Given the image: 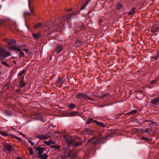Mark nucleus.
I'll use <instances>...</instances> for the list:
<instances>
[{"label":"nucleus","mask_w":159,"mask_h":159,"mask_svg":"<svg viewBox=\"0 0 159 159\" xmlns=\"http://www.w3.org/2000/svg\"><path fill=\"white\" fill-rule=\"evenodd\" d=\"M71 18V14H68L66 16H63L62 19H60V18L56 20L57 22L56 25H58L57 26L59 25L60 27L63 25V22L66 21L67 22L70 23H71L70 19Z\"/></svg>","instance_id":"f257e3e1"},{"label":"nucleus","mask_w":159,"mask_h":159,"mask_svg":"<svg viewBox=\"0 0 159 159\" xmlns=\"http://www.w3.org/2000/svg\"><path fill=\"white\" fill-rule=\"evenodd\" d=\"M7 49L10 50H14L17 51L19 55V57L20 58L24 56V53L21 51V48L18 46L15 45L13 46H7Z\"/></svg>","instance_id":"f03ea898"},{"label":"nucleus","mask_w":159,"mask_h":159,"mask_svg":"<svg viewBox=\"0 0 159 159\" xmlns=\"http://www.w3.org/2000/svg\"><path fill=\"white\" fill-rule=\"evenodd\" d=\"M66 141L69 145H73L75 146H78L80 145L81 143H78L75 141H74L70 135H68L65 137Z\"/></svg>","instance_id":"7ed1b4c3"},{"label":"nucleus","mask_w":159,"mask_h":159,"mask_svg":"<svg viewBox=\"0 0 159 159\" xmlns=\"http://www.w3.org/2000/svg\"><path fill=\"white\" fill-rule=\"evenodd\" d=\"M76 97L77 98L80 99H84L86 101H94V99L89 97L84 93H79L77 95Z\"/></svg>","instance_id":"20e7f679"},{"label":"nucleus","mask_w":159,"mask_h":159,"mask_svg":"<svg viewBox=\"0 0 159 159\" xmlns=\"http://www.w3.org/2000/svg\"><path fill=\"white\" fill-rule=\"evenodd\" d=\"M3 40L7 44L10 45H12V46H13L16 45V42L15 40L8 38H5Z\"/></svg>","instance_id":"39448f33"},{"label":"nucleus","mask_w":159,"mask_h":159,"mask_svg":"<svg viewBox=\"0 0 159 159\" xmlns=\"http://www.w3.org/2000/svg\"><path fill=\"white\" fill-rule=\"evenodd\" d=\"M44 149L45 148H41L40 147H37L35 148V150H36L35 152H37V153L38 154L37 157H38L42 155Z\"/></svg>","instance_id":"423d86ee"},{"label":"nucleus","mask_w":159,"mask_h":159,"mask_svg":"<svg viewBox=\"0 0 159 159\" xmlns=\"http://www.w3.org/2000/svg\"><path fill=\"white\" fill-rule=\"evenodd\" d=\"M56 27L57 26H56V25H54V26H53L52 23L50 22L48 25L46 26V29L47 31H51L53 28L55 29Z\"/></svg>","instance_id":"0eeeda50"},{"label":"nucleus","mask_w":159,"mask_h":159,"mask_svg":"<svg viewBox=\"0 0 159 159\" xmlns=\"http://www.w3.org/2000/svg\"><path fill=\"white\" fill-rule=\"evenodd\" d=\"M38 138L40 139H44L48 138L50 136L49 135L47 134H43L38 135L37 136Z\"/></svg>","instance_id":"6e6552de"},{"label":"nucleus","mask_w":159,"mask_h":159,"mask_svg":"<svg viewBox=\"0 0 159 159\" xmlns=\"http://www.w3.org/2000/svg\"><path fill=\"white\" fill-rule=\"evenodd\" d=\"M29 7L30 9V11L28 12V11H26L24 13H23V16L24 18H25L27 17L28 16H29L33 12V10L30 7L29 4Z\"/></svg>","instance_id":"1a4fd4ad"},{"label":"nucleus","mask_w":159,"mask_h":159,"mask_svg":"<svg viewBox=\"0 0 159 159\" xmlns=\"http://www.w3.org/2000/svg\"><path fill=\"white\" fill-rule=\"evenodd\" d=\"M63 49V47L61 45L58 44L57 46L55 52H56L57 53H58L61 51Z\"/></svg>","instance_id":"9d476101"},{"label":"nucleus","mask_w":159,"mask_h":159,"mask_svg":"<svg viewBox=\"0 0 159 159\" xmlns=\"http://www.w3.org/2000/svg\"><path fill=\"white\" fill-rule=\"evenodd\" d=\"M3 51L4 52H3V59L11 55L10 52L8 51H6L5 49L3 48Z\"/></svg>","instance_id":"9b49d317"},{"label":"nucleus","mask_w":159,"mask_h":159,"mask_svg":"<svg viewBox=\"0 0 159 159\" xmlns=\"http://www.w3.org/2000/svg\"><path fill=\"white\" fill-rule=\"evenodd\" d=\"M24 76H23L20 78V81L19 86L21 88H22L26 84V83L24 82Z\"/></svg>","instance_id":"f8f14e48"},{"label":"nucleus","mask_w":159,"mask_h":159,"mask_svg":"<svg viewBox=\"0 0 159 159\" xmlns=\"http://www.w3.org/2000/svg\"><path fill=\"white\" fill-rule=\"evenodd\" d=\"M4 147L5 149L8 152L11 151L12 149V147L8 143L5 144L4 145Z\"/></svg>","instance_id":"ddd939ff"},{"label":"nucleus","mask_w":159,"mask_h":159,"mask_svg":"<svg viewBox=\"0 0 159 159\" xmlns=\"http://www.w3.org/2000/svg\"><path fill=\"white\" fill-rule=\"evenodd\" d=\"M41 35V33L40 32H39L37 33H33L32 36L36 39H37L40 38Z\"/></svg>","instance_id":"4468645a"},{"label":"nucleus","mask_w":159,"mask_h":159,"mask_svg":"<svg viewBox=\"0 0 159 159\" xmlns=\"http://www.w3.org/2000/svg\"><path fill=\"white\" fill-rule=\"evenodd\" d=\"M43 142L45 144L48 146L50 145L51 144L55 143V142L53 141L52 139H50L49 141L44 140Z\"/></svg>","instance_id":"2eb2a0df"},{"label":"nucleus","mask_w":159,"mask_h":159,"mask_svg":"<svg viewBox=\"0 0 159 159\" xmlns=\"http://www.w3.org/2000/svg\"><path fill=\"white\" fill-rule=\"evenodd\" d=\"M158 102H159V97L152 99L151 102L152 104H155Z\"/></svg>","instance_id":"dca6fc26"},{"label":"nucleus","mask_w":159,"mask_h":159,"mask_svg":"<svg viewBox=\"0 0 159 159\" xmlns=\"http://www.w3.org/2000/svg\"><path fill=\"white\" fill-rule=\"evenodd\" d=\"M57 86H58L59 88H61L62 85V83L61 81V80L59 79L57 82Z\"/></svg>","instance_id":"f3484780"},{"label":"nucleus","mask_w":159,"mask_h":159,"mask_svg":"<svg viewBox=\"0 0 159 159\" xmlns=\"http://www.w3.org/2000/svg\"><path fill=\"white\" fill-rule=\"evenodd\" d=\"M95 121L96 120H94L93 118H89L88 120L86 121L87 124H89L93 123V122H95Z\"/></svg>","instance_id":"a211bd4d"},{"label":"nucleus","mask_w":159,"mask_h":159,"mask_svg":"<svg viewBox=\"0 0 159 159\" xmlns=\"http://www.w3.org/2000/svg\"><path fill=\"white\" fill-rule=\"evenodd\" d=\"M3 48H0V58L1 59H3Z\"/></svg>","instance_id":"6ab92c4d"},{"label":"nucleus","mask_w":159,"mask_h":159,"mask_svg":"<svg viewBox=\"0 0 159 159\" xmlns=\"http://www.w3.org/2000/svg\"><path fill=\"white\" fill-rule=\"evenodd\" d=\"M79 115V113L77 111H72L71 112V116H75Z\"/></svg>","instance_id":"aec40b11"},{"label":"nucleus","mask_w":159,"mask_h":159,"mask_svg":"<svg viewBox=\"0 0 159 159\" xmlns=\"http://www.w3.org/2000/svg\"><path fill=\"white\" fill-rule=\"evenodd\" d=\"M123 5L120 2H117V9L118 10L120 9L122 7Z\"/></svg>","instance_id":"412c9836"},{"label":"nucleus","mask_w":159,"mask_h":159,"mask_svg":"<svg viewBox=\"0 0 159 159\" xmlns=\"http://www.w3.org/2000/svg\"><path fill=\"white\" fill-rule=\"evenodd\" d=\"M39 158L41 159H47L48 155L44 153L43 155H42L40 156H39Z\"/></svg>","instance_id":"4be33fe9"},{"label":"nucleus","mask_w":159,"mask_h":159,"mask_svg":"<svg viewBox=\"0 0 159 159\" xmlns=\"http://www.w3.org/2000/svg\"><path fill=\"white\" fill-rule=\"evenodd\" d=\"M0 134L3 136H7L9 135V134L6 132L3 131H0Z\"/></svg>","instance_id":"5701e85b"},{"label":"nucleus","mask_w":159,"mask_h":159,"mask_svg":"<svg viewBox=\"0 0 159 159\" xmlns=\"http://www.w3.org/2000/svg\"><path fill=\"white\" fill-rule=\"evenodd\" d=\"M26 72V71L24 69L22 70L21 71L19 72L18 74V76H20L22 75Z\"/></svg>","instance_id":"b1692460"},{"label":"nucleus","mask_w":159,"mask_h":159,"mask_svg":"<svg viewBox=\"0 0 159 159\" xmlns=\"http://www.w3.org/2000/svg\"><path fill=\"white\" fill-rule=\"evenodd\" d=\"M159 58V52H157L156 55L153 57L152 58L155 60H157Z\"/></svg>","instance_id":"393cba45"},{"label":"nucleus","mask_w":159,"mask_h":159,"mask_svg":"<svg viewBox=\"0 0 159 159\" xmlns=\"http://www.w3.org/2000/svg\"><path fill=\"white\" fill-rule=\"evenodd\" d=\"M95 122L98 125L104 127L106 126L102 123L98 122L97 121H95Z\"/></svg>","instance_id":"a878e982"},{"label":"nucleus","mask_w":159,"mask_h":159,"mask_svg":"<svg viewBox=\"0 0 159 159\" xmlns=\"http://www.w3.org/2000/svg\"><path fill=\"white\" fill-rule=\"evenodd\" d=\"M2 64L6 67H10L9 65L8 64L6 61H2L1 62Z\"/></svg>","instance_id":"bb28decb"},{"label":"nucleus","mask_w":159,"mask_h":159,"mask_svg":"<svg viewBox=\"0 0 159 159\" xmlns=\"http://www.w3.org/2000/svg\"><path fill=\"white\" fill-rule=\"evenodd\" d=\"M68 107L71 109H72L75 108V105L73 103H71L68 105Z\"/></svg>","instance_id":"cd10ccee"},{"label":"nucleus","mask_w":159,"mask_h":159,"mask_svg":"<svg viewBox=\"0 0 159 159\" xmlns=\"http://www.w3.org/2000/svg\"><path fill=\"white\" fill-rule=\"evenodd\" d=\"M135 9H132L128 13L129 15H132L135 12Z\"/></svg>","instance_id":"c85d7f7f"},{"label":"nucleus","mask_w":159,"mask_h":159,"mask_svg":"<svg viewBox=\"0 0 159 159\" xmlns=\"http://www.w3.org/2000/svg\"><path fill=\"white\" fill-rule=\"evenodd\" d=\"M137 111L135 110H133L132 111L129 112L128 113V114L129 115H132V114L136 113Z\"/></svg>","instance_id":"c756f323"},{"label":"nucleus","mask_w":159,"mask_h":159,"mask_svg":"<svg viewBox=\"0 0 159 159\" xmlns=\"http://www.w3.org/2000/svg\"><path fill=\"white\" fill-rule=\"evenodd\" d=\"M6 21V20L5 19L0 20V25H2L5 23Z\"/></svg>","instance_id":"7c9ffc66"},{"label":"nucleus","mask_w":159,"mask_h":159,"mask_svg":"<svg viewBox=\"0 0 159 159\" xmlns=\"http://www.w3.org/2000/svg\"><path fill=\"white\" fill-rule=\"evenodd\" d=\"M28 149L29 151V152L30 153V155H32L33 154V149L32 148H28Z\"/></svg>","instance_id":"2f4dec72"},{"label":"nucleus","mask_w":159,"mask_h":159,"mask_svg":"<svg viewBox=\"0 0 159 159\" xmlns=\"http://www.w3.org/2000/svg\"><path fill=\"white\" fill-rule=\"evenodd\" d=\"M88 2H87L86 3L84 4L83 5V6L81 7V10H83L84 9L85 7L88 4Z\"/></svg>","instance_id":"473e14b6"},{"label":"nucleus","mask_w":159,"mask_h":159,"mask_svg":"<svg viewBox=\"0 0 159 159\" xmlns=\"http://www.w3.org/2000/svg\"><path fill=\"white\" fill-rule=\"evenodd\" d=\"M41 23H38L37 25H35L34 26L35 28H37L41 25Z\"/></svg>","instance_id":"72a5a7b5"},{"label":"nucleus","mask_w":159,"mask_h":159,"mask_svg":"<svg viewBox=\"0 0 159 159\" xmlns=\"http://www.w3.org/2000/svg\"><path fill=\"white\" fill-rule=\"evenodd\" d=\"M65 115L66 116H71V112H66L65 114Z\"/></svg>","instance_id":"f704fd0d"},{"label":"nucleus","mask_w":159,"mask_h":159,"mask_svg":"<svg viewBox=\"0 0 159 159\" xmlns=\"http://www.w3.org/2000/svg\"><path fill=\"white\" fill-rule=\"evenodd\" d=\"M54 148H55L56 149H59L60 148V146L59 145H54Z\"/></svg>","instance_id":"c9c22d12"},{"label":"nucleus","mask_w":159,"mask_h":159,"mask_svg":"<svg viewBox=\"0 0 159 159\" xmlns=\"http://www.w3.org/2000/svg\"><path fill=\"white\" fill-rule=\"evenodd\" d=\"M151 130L150 129H146L145 130L144 132L147 133H150L151 132Z\"/></svg>","instance_id":"e433bc0d"},{"label":"nucleus","mask_w":159,"mask_h":159,"mask_svg":"<svg viewBox=\"0 0 159 159\" xmlns=\"http://www.w3.org/2000/svg\"><path fill=\"white\" fill-rule=\"evenodd\" d=\"M75 43H81L82 42L81 41L79 40L78 39H77L75 40Z\"/></svg>","instance_id":"4c0bfd02"},{"label":"nucleus","mask_w":159,"mask_h":159,"mask_svg":"<svg viewBox=\"0 0 159 159\" xmlns=\"http://www.w3.org/2000/svg\"><path fill=\"white\" fill-rule=\"evenodd\" d=\"M29 143H30V144H31V146H33L34 145V142H33L32 141H30V140H29Z\"/></svg>","instance_id":"58836bf2"},{"label":"nucleus","mask_w":159,"mask_h":159,"mask_svg":"<svg viewBox=\"0 0 159 159\" xmlns=\"http://www.w3.org/2000/svg\"><path fill=\"white\" fill-rule=\"evenodd\" d=\"M23 51L24 52H25L26 53H27V52H28V49L25 48H24L23 49Z\"/></svg>","instance_id":"ea45409f"},{"label":"nucleus","mask_w":159,"mask_h":159,"mask_svg":"<svg viewBox=\"0 0 159 159\" xmlns=\"http://www.w3.org/2000/svg\"><path fill=\"white\" fill-rule=\"evenodd\" d=\"M158 30V28H156L155 30H153V29H152V32H155L157 31Z\"/></svg>","instance_id":"a19ab883"},{"label":"nucleus","mask_w":159,"mask_h":159,"mask_svg":"<svg viewBox=\"0 0 159 159\" xmlns=\"http://www.w3.org/2000/svg\"><path fill=\"white\" fill-rule=\"evenodd\" d=\"M71 10V9H67L66 10V11H70Z\"/></svg>","instance_id":"79ce46f5"},{"label":"nucleus","mask_w":159,"mask_h":159,"mask_svg":"<svg viewBox=\"0 0 159 159\" xmlns=\"http://www.w3.org/2000/svg\"><path fill=\"white\" fill-rule=\"evenodd\" d=\"M15 138L16 139H19V140H21V138H20L19 137H15Z\"/></svg>","instance_id":"37998d69"},{"label":"nucleus","mask_w":159,"mask_h":159,"mask_svg":"<svg viewBox=\"0 0 159 159\" xmlns=\"http://www.w3.org/2000/svg\"><path fill=\"white\" fill-rule=\"evenodd\" d=\"M102 134V133H100L98 135V137H100V136Z\"/></svg>","instance_id":"c03bdc74"},{"label":"nucleus","mask_w":159,"mask_h":159,"mask_svg":"<svg viewBox=\"0 0 159 159\" xmlns=\"http://www.w3.org/2000/svg\"><path fill=\"white\" fill-rule=\"evenodd\" d=\"M16 91H17V92H20V90H19V89H17V90H16Z\"/></svg>","instance_id":"a18cd8bd"},{"label":"nucleus","mask_w":159,"mask_h":159,"mask_svg":"<svg viewBox=\"0 0 159 159\" xmlns=\"http://www.w3.org/2000/svg\"><path fill=\"white\" fill-rule=\"evenodd\" d=\"M88 130V129H85V130L84 131H84H87Z\"/></svg>","instance_id":"49530a36"},{"label":"nucleus","mask_w":159,"mask_h":159,"mask_svg":"<svg viewBox=\"0 0 159 159\" xmlns=\"http://www.w3.org/2000/svg\"><path fill=\"white\" fill-rule=\"evenodd\" d=\"M156 82V80H153L152 81V83H154Z\"/></svg>","instance_id":"de8ad7c7"},{"label":"nucleus","mask_w":159,"mask_h":159,"mask_svg":"<svg viewBox=\"0 0 159 159\" xmlns=\"http://www.w3.org/2000/svg\"><path fill=\"white\" fill-rule=\"evenodd\" d=\"M143 139H144V140H145V139H146V138H145V137H143Z\"/></svg>","instance_id":"09e8293b"},{"label":"nucleus","mask_w":159,"mask_h":159,"mask_svg":"<svg viewBox=\"0 0 159 159\" xmlns=\"http://www.w3.org/2000/svg\"><path fill=\"white\" fill-rule=\"evenodd\" d=\"M51 148H54V145H53V146H51Z\"/></svg>","instance_id":"8fccbe9b"},{"label":"nucleus","mask_w":159,"mask_h":159,"mask_svg":"<svg viewBox=\"0 0 159 159\" xmlns=\"http://www.w3.org/2000/svg\"><path fill=\"white\" fill-rule=\"evenodd\" d=\"M16 159H21L20 157H18V158H17Z\"/></svg>","instance_id":"3c124183"},{"label":"nucleus","mask_w":159,"mask_h":159,"mask_svg":"<svg viewBox=\"0 0 159 159\" xmlns=\"http://www.w3.org/2000/svg\"><path fill=\"white\" fill-rule=\"evenodd\" d=\"M94 137H93V138H92V139H91V140H93V139H94Z\"/></svg>","instance_id":"603ef678"},{"label":"nucleus","mask_w":159,"mask_h":159,"mask_svg":"<svg viewBox=\"0 0 159 159\" xmlns=\"http://www.w3.org/2000/svg\"><path fill=\"white\" fill-rule=\"evenodd\" d=\"M13 62L14 63H16V61H14Z\"/></svg>","instance_id":"864d4df0"},{"label":"nucleus","mask_w":159,"mask_h":159,"mask_svg":"<svg viewBox=\"0 0 159 159\" xmlns=\"http://www.w3.org/2000/svg\"><path fill=\"white\" fill-rule=\"evenodd\" d=\"M91 141V140H90V139H89V140H88V142H89V141Z\"/></svg>","instance_id":"5fc2aeb1"},{"label":"nucleus","mask_w":159,"mask_h":159,"mask_svg":"<svg viewBox=\"0 0 159 159\" xmlns=\"http://www.w3.org/2000/svg\"><path fill=\"white\" fill-rule=\"evenodd\" d=\"M30 0H28V2H29V3L30 2Z\"/></svg>","instance_id":"6e6d98bb"},{"label":"nucleus","mask_w":159,"mask_h":159,"mask_svg":"<svg viewBox=\"0 0 159 159\" xmlns=\"http://www.w3.org/2000/svg\"><path fill=\"white\" fill-rule=\"evenodd\" d=\"M1 71L0 70V74H1Z\"/></svg>","instance_id":"4d7b16f0"}]
</instances>
